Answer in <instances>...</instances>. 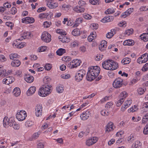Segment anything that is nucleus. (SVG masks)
Masks as SVG:
<instances>
[{
  "mask_svg": "<svg viewBox=\"0 0 148 148\" xmlns=\"http://www.w3.org/2000/svg\"><path fill=\"white\" fill-rule=\"evenodd\" d=\"M49 86L45 85H43L42 87L40 88L38 91V95L42 97H45L48 95L50 93L51 86L49 85Z\"/></svg>",
  "mask_w": 148,
  "mask_h": 148,
  "instance_id": "f257e3e1",
  "label": "nucleus"
},
{
  "mask_svg": "<svg viewBox=\"0 0 148 148\" xmlns=\"http://www.w3.org/2000/svg\"><path fill=\"white\" fill-rule=\"evenodd\" d=\"M15 122L13 118H10L8 119V117L5 116L3 120V125L6 128L8 125L10 126H13Z\"/></svg>",
  "mask_w": 148,
  "mask_h": 148,
  "instance_id": "f03ea898",
  "label": "nucleus"
},
{
  "mask_svg": "<svg viewBox=\"0 0 148 148\" xmlns=\"http://www.w3.org/2000/svg\"><path fill=\"white\" fill-rule=\"evenodd\" d=\"M86 74V71L83 69H81L78 71L76 74L75 77V79L77 82H79L82 80Z\"/></svg>",
  "mask_w": 148,
  "mask_h": 148,
  "instance_id": "7ed1b4c3",
  "label": "nucleus"
},
{
  "mask_svg": "<svg viewBox=\"0 0 148 148\" xmlns=\"http://www.w3.org/2000/svg\"><path fill=\"white\" fill-rule=\"evenodd\" d=\"M27 116L26 112L24 110H21L18 112L16 115V118L19 121H22L25 119Z\"/></svg>",
  "mask_w": 148,
  "mask_h": 148,
  "instance_id": "20e7f679",
  "label": "nucleus"
},
{
  "mask_svg": "<svg viewBox=\"0 0 148 148\" xmlns=\"http://www.w3.org/2000/svg\"><path fill=\"white\" fill-rule=\"evenodd\" d=\"M42 40L45 42H49L51 40V36L47 32H44L41 36Z\"/></svg>",
  "mask_w": 148,
  "mask_h": 148,
  "instance_id": "39448f33",
  "label": "nucleus"
},
{
  "mask_svg": "<svg viewBox=\"0 0 148 148\" xmlns=\"http://www.w3.org/2000/svg\"><path fill=\"white\" fill-rule=\"evenodd\" d=\"M123 79L118 77L116 78L113 83V86L116 88H120L123 84Z\"/></svg>",
  "mask_w": 148,
  "mask_h": 148,
  "instance_id": "423d86ee",
  "label": "nucleus"
},
{
  "mask_svg": "<svg viewBox=\"0 0 148 148\" xmlns=\"http://www.w3.org/2000/svg\"><path fill=\"white\" fill-rule=\"evenodd\" d=\"M91 73L95 75L97 77V76L100 73V68L99 67L96 66H91L88 68Z\"/></svg>",
  "mask_w": 148,
  "mask_h": 148,
  "instance_id": "0eeeda50",
  "label": "nucleus"
},
{
  "mask_svg": "<svg viewBox=\"0 0 148 148\" xmlns=\"http://www.w3.org/2000/svg\"><path fill=\"white\" fill-rule=\"evenodd\" d=\"M120 95L122 98L117 102L116 105L117 107L120 106L123 103L125 99L127 96V94L125 91H124L121 93Z\"/></svg>",
  "mask_w": 148,
  "mask_h": 148,
  "instance_id": "6e6552de",
  "label": "nucleus"
},
{
  "mask_svg": "<svg viewBox=\"0 0 148 148\" xmlns=\"http://www.w3.org/2000/svg\"><path fill=\"white\" fill-rule=\"evenodd\" d=\"M148 60V53H145L137 59V62L139 64L145 63Z\"/></svg>",
  "mask_w": 148,
  "mask_h": 148,
  "instance_id": "1a4fd4ad",
  "label": "nucleus"
},
{
  "mask_svg": "<svg viewBox=\"0 0 148 148\" xmlns=\"http://www.w3.org/2000/svg\"><path fill=\"white\" fill-rule=\"evenodd\" d=\"M42 105L37 104L36 106L35 113L36 116L38 117L42 116Z\"/></svg>",
  "mask_w": 148,
  "mask_h": 148,
  "instance_id": "9d476101",
  "label": "nucleus"
},
{
  "mask_svg": "<svg viewBox=\"0 0 148 148\" xmlns=\"http://www.w3.org/2000/svg\"><path fill=\"white\" fill-rule=\"evenodd\" d=\"M113 60H108L102 62V67L105 69L110 70L111 63V62Z\"/></svg>",
  "mask_w": 148,
  "mask_h": 148,
  "instance_id": "9b49d317",
  "label": "nucleus"
},
{
  "mask_svg": "<svg viewBox=\"0 0 148 148\" xmlns=\"http://www.w3.org/2000/svg\"><path fill=\"white\" fill-rule=\"evenodd\" d=\"M81 63L82 62L80 60L78 59L74 60L72 61V66H71V68H75L77 67L78 66H79L80 65ZM68 65L69 66L70 65H71V62H70V63L68 64Z\"/></svg>",
  "mask_w": 148,
  "mask_h": 148,
  "instance_id": "f8f14e48",
  "label": "nucleus"
},
{
  "mask_svg": "<svg viewBox=\"0 0 148 148\" xmlns=\"http://www.w3.org/2000/svg\"><path fill=\"white\" fill-rule=\"evenodd\" d=\"M14 80V77L12 76L6 77L3 80V83L5 84L8 85L12 83Z\"/></svg>",
  "mask_w": 148,
  "mask_h": 148,
  "instance_id": "ddd939ff",
  "label": "nucleus"
},
{
  "mask_svg": "<svg viewBox=\"0 0 148 148\" xmlns=\"http://www.w3.org/2000/svg\"><path fill=\"white\" fill-rule=\"evenodd\" d=\"M97 138L93 137L86 140V144L88 146H90L95 143L97 141Z\"/></svg>",
  "mask_w": 148,
  "mask_h": 148,
  "instance_id": "4468645a",
  "label": "nucleus"
},
{
  "mask_svg": "<svg viewBox=\"0 0 148 148\" xmlns=\"http://www.w3.org/2000/svg\"><path fill=\"white\" fill-rule=\"evenodd\" d=\"M97 76L91 73V72L88 70L87 73L86 77V79L88 81H92Z\"/></svg>",
  "mask_w": 148,
  "mask_h": 148,
  "instance_id": "2eb2a0df",
  "label": "nucleus"
},
{
  "mask_svg": "<svg viewBox=\"0 0 148 148\" xmlns=\"http://www.w3.org/2000/svg\"><path fill=\"white\" fill-rule=\"evenodd\" d=\"M22 22L25 23H33L35 21L34 19L32 17H27L22 18Z\"/></svg>",
  "mask_w": 148,
  "mask_h": 148,
  "instance_id": "dca6fc26",
  "label": "nucleus"
},
{
  "mask_svg": "<svg viewBox=\"0 0 148 148\" xmlns=\"http://www.w3.org/2000/svg\"><path fill=\"white\" fill-rule=\"evenodd\" d=\"M58 39L60 41H61L63 43L68 42L69 40V38L67 37L64 35L59 36L58 37Z\"/></svg>",
  "mask_w": 148,
  "mask_h": 148,
  "instance_id": "f3484780",
  "label": "nucleus"
},
{
  "mask_svg": "<svg viewBox=\"0 0 148 148\" xmlns=\"http://www.w3.org/2000/svg\"><path fill=\"white\" fill-rule=\"evenodd\" d=\"M113 17L112 16H107L104 17L102 19L101 21L103 23L108 22L112 21Z\"/></svg>",
  "mask_w": 148,
  "mask_h": 148,
  "instance_id": "a211bd4d",
  "label": "nucleus"
},
{
  "mask_svg": "<svg viewBox=\"0 0 148 148\" xmlns=\"http://www.w3.org/2000/svg\"><path fill=\"white\" fill-rule=\"evenodd\" d=\"M90 112L89 110H87L81 115L80 117L82 120H84L88 119L90 115Z\"/></svg>",
  "mask_w": 148,
  "mask_h": 148,
  "instance_id": "6ab92c4d",
  "label": "nucleus"
},
{
  "mask_svg": "<svg viewBox=\"0 0 148 148\" xmlns=\"http://www.w3.org/2000/svg\"><path fill=\"white\" fill-rule=\"evenodd\" d=\"M113 123L112 122H109L106 126V132L108 133L110 131H112L113 130Z\"/></svg>",
  "mask_w": 148,
  "mask_h": 148,
  "instance_id": "aec40b11",
  "label": "nucleus"
},
{
  "mask_svg": "<svg viewBox=\"0 0 148 148\" xmlns=\"http://www.w3.org/2000/svg\"><path fill=\"white\" fill-rule=\"evenodd\" d=\"M107 43V42L105 40L101 41L99 47V50L101 51H103L106 48Z\"/></svg>",
  "mask_w": 148,
  "mask_h": 148,
  "instance_id": "412c9836",
  "label": "nucleus"
},
{
  "mask_svg": "<svg viewBox=\"0 0 148 148\" xmlns=\"http://www.w3.org/2000/svg\"><path fill=\"white\" fill-rule=\"evenodd\" d=\"M24 78L25 81L29 83L32 82L34 80V77L32 76H30L29 75H25Z\"/></svg>",
  "mask_w": 148,
  "mask_h": 148,
  "instance_id": "4be33fe9",
  "label": "nucleus"
},
{
  "mask_svg": "<svg viewBox=\"0 0 148 148\" xmlns=\"http://www.w3.org/2000/svg\"><path fill=\"white\" fill-rule=\"evenodd\" d=\"M36 90V88L34 86L31 87L28 90L27 94L28 96L31 95L34 93Z\"/></svg>",
  "mask_w": 148,
  "mask_h": 148,
  "instance_id": "5701e85b",
  "label": "nucleus"
},
{
  "mask_svg": "<svg viewBox=\"0 0 148 148\" xmlns=\"http://www.w3.org/2000/svg\"><path fill=\"white\" fill-rule=\"evenodd\" d=\"M21 62L18 60H14L11 63V65L14 67L19 66L21 64Z\"/></svg>",
  "mask_w": 148,
  "mask_h": 148,
  "instance_id": "b1692460",
  "label": "nucleus"
},
{
  "mask_svg": "<svg viewBox=\"0 0 148 148\" xmlns=\"http://www.w3.org/2000/svg\"><path fill=\"white\" fill-rule=\"evenodd\" d=\"M47 5L49 8L51 9L55 8L58 6L57 3H54L53 1L47 3Z\"/></svg>",
  "mask_w": 148,
  "mask_h": 148,
  "instance_id": "393cba45",
  "label": "nucleus"
},
{
  "mask_svg": "<svg viewBox=\"0 0 148 148\" xmlns=\"http://www.w3.org/2000/svg\"><path fill=\"white\" fill-rule=\"evenodd\" d=\"M111 65L110 70L112 71L118 68V63L116 62H115L114 60H113L112 62H111Z\"/></svg>",
  "mask_w": 148,
  "mask_h": 148,
  "instance_id": "a878e982",
  "label": "nucleus"
},
{
  "mask_svg": "<svg viewBox=\"0 0 148 148\" xmlns=\"http://www.w3.org/2000/svg\"><path fill=\"white\" fill-rule=\"evenodd\" d=\"M84 8L82 7L77 5L74 8V10L77 13H82L84 12Z\"/></svg>",
  "mask_w": 148,
  "mask_h": 148,
  "instance_id": "bb28decb",
  "label": "nucleus"
},
{
  "mask_svg": "<svg viewBox=\"0 0 148 148\" xmlns=\"http://www.w3.org/2000/svg\"><path fill=\"white\" fill-rule=\"evenodd\" d=\"M116 31L115 29H112L110 32H108L106 35V37L107 38H111L113 36L116 34Z\"/></svg>",
  "mask_w": 148,
  "mask_h": 148,
  "instance_id": "cd10ccee",
  "label": "nucleus"
},
{
  "mask_svg": "<svg viewBox=\"0 0 148 148\" xmlns=\"http://www.w3.org/2000/svg\"><path fill=\"white\" fill-rule=\"evenodd\" d=\"M13 93L15 96L17 97L21 94L20 89L18 87H16L14 89Z\"/></svg>",
  "mask_w": 148,
  "mask_h": 148,
  "instance_id": "c85d7f7f",
  "label": "nucleus"
},
{
  "mask_svg": "<svg viewBox=\"0 0 148 148\" xmlns=\"http://www.w3.org/2000/svg\"><path fill=\"white\" fill-rule=\"evenodd\" d=\"M142 144L139 141H136L134 143L132 146V148H141Z\"/></svg>",
  "mask_w": 148,
  "mask_h": 148,
  "instance_id": "c756f323",
  "label": "nucleus"
},
{
  "mask_svg": "<svg viewBox=\"0 0 148 148\" xmlns=\"http://www.w3.org/2000/svg\"><path fill=\"white\" fill-rule=\"evenodd\" d=\"M141 40H143L144 42H147L148 41V32L147 33H143L140 36Z\"/></svg>",
  "mask_w": 148,
  "mask_h": 148,
  "instance_id": "7c9ffc66",
  "label": "nucleus"
},
{
  "mask_svg": "<svg viewBox=\"0 0 148 148\" xmlns=\"http://www.w3.org/2000/svg\"><path fill=\"white\" fill-rule=\"evenodd\" d=\"M31 33L29 32H24L23 35V39H29L31 38Z\"/></svg>",
  "mask_w": 148,
  "mask_h": 148,
  "instance_id": "2f4dec72",
  "label": "nucleus"
},
{
  "mask_svg": "<svg viewBox=\"0 0 148 148\" xmlns=\"http://www.w3.org/2000/svg\"><path fill=\"white\" fill-rule=\"evenodd\" d=\"M65 53L66 50L65 49L62 48H60L56 52L57 54L59 56L62 55Z\"/></svg>",
  "mask_w": 148,
  "mask_h": 148,
  "instance_id": "473e14b6",
  "label": "nucleus"
},
{
  "mask_svg": "<svg viewBox=\"0 0 148 148\" xmlns=\"http://www.w3.org/2000/svg\"><path fill=\"white\" fill-rule=\"evenodd\" d=\"M72 34L74 36H78L80 35V31L79 29L76 28L74 29L72 32Z\"/></svg>",
  "mask_w": 148,
  "mask_h": 148,
  "instance_id": "72a5a7b5",
  "label": "nucleus"
},
{
  "mask_svg": "<svg viewBox=\"0 0 148 148\" xmlns=\"http://www.w3.org/2000/svg\"><path fill=\"white\" fill-rule=\"evenodd\" d=\"M131 61V59L128 58H125L123 59L121 61V63L123 64H129Z\"/></svg>",
  "mask_w": 148,
  "mask_h": 148,
  "instance_id": "f704fd0d",
  "label": "nucleus"
},
{
  "mask_svg": "<svg viewBox=\"0 0 148 148\" xmlns=\"http://www.w3.org/2000/svg\"><path fill=\"white\" fill-rule=\"evenodd\" d=\"M82 21V18H77L75 21V23L74 25L75 27H77L79 24L81 23Z\"/></svg>",
  "mask_w": 148,
  "mask_h": 148,
  "instance_id": "c9c22d12",
  "label": "nucleus"
},
{
  "mask_svg": "<svg viewBox=\"0 0 148 148\" xmlns=\"http://www.w3.org/2000/svg\"><path fill=\"white\" fill-rule=\"evenodd\" d=\"M89 2L93 5H98L101 3L99 0H89Z\"/></svg>",
  "mask_w": 148,
  "mask_h": 148,
  "instance_id": "e433bc0d",
  "label": "nucleus"
},
{
  "mask_svg": "<svg viewBox=\"0 0 148 148\" xmlns=\"http://www.w3.org/2000/svg\"><path fill=\"white\" fill-rule=\"evenodd\" d=\"M51 81V79L50 78H46L45 77L44 79L43 82L45 83L44 85H47V86H49V83Z\"/></svg>",
  "mask_w": 148,
  "mask_h": 148,
  "instance_id": "4c0bfd02",
  "label": "nucleus"
},
{
  "mask_svg": "<svg viewBox=\"0 0 148 148\" xmlns=\"http://www.w3.org/2000/svg\"><path fill=\"white\" fill-rule=\"evenodd\" d=\"M147 121H148V113L143 116L142 121V123H145Z\"/></svg>",
  "mask_w": 148,
  "mask_h": 148,
  "instance_id": "58836bf2",
  "label": "nucleus"
},
{
  "mask_svg": "<svg viewBox=\"0 0 148 148\" xmlns=\"http://www.w3.org/2000/svg\"><path fill=\"white\" fill-rule=\"evenodd\" d=\"M145 90V88L143 89L142 88H140L138 89L137 92L139 95H141L144 93Z\"/></svg>",
  "mask_w": 148,
  "mask_h": 148,
  "instance_id": "ea45409f",
  "label": "nucleus"
},
{
  "mask_svg": "<svg viewBox=\"0 0 148 148\" xmlns=\"http://www.w3.org/2000/svg\"><path fill=\"white\" fill-rule=\"evenodd\" d=\"M132 101L131 100H127L125 102L124 106L129 107L132 103Z\"/></svg>",
  "mask_w": 148,
  "mask_h": 148,
  "instance_id": "a19ab883",
  "label": "nucleus"
},
{
  "mask_svg": "<svg viewBox=\"0 0 148 148\" xmlns=\"http://www.w3.org/2000/svg\"><path fill=\"white\" fill-rule=\"evenodd\" d=\"M19 55L17 54L13 53L11 54L10 55V58L11 60H14V58H17L19 57Z\"/></svg>",
  "mask_w": 148,
  "mask_h": 148,
  "instance_id": "79ce46f5",
  "label": "nucleus"
},
{
  "mask_svg": "<svg viewBox=\"0 0 148 148\" xmlns=\"http://www.w3.org/2000/svg\"><path fill=\"white\" fill-rule=\"evenodd\" d=\"M105 12L106 14H110L114 12V11L113 8H111L107 9V11Z\"/></svg>",
  "mask_w": 148,
  "mask_h": 148,
  "instance_id": "37998d69",
  "label": "nucleus"
},
{
  "mask_svg": "<svg viewBox=\"0 0 148 148\" xmlns=\"http://www.w3.org/2000/svg\"><path fill=\"white\" fill-rule=\"evenodd\" d=\"M49 16V15L48 13H41L39 14V17L40 18L42 19L45 18H47Z\"/></svg>",
  "mask_w": 148,
  "mask_h": 148,
  "instance_id": "c03bdc74",
  "label": "nucleus"
},
{
  "mask_svg": "<svg viewBox=\"0 0 148 148\" xmlns=\"http://www.w3.org/2000/svg\"><path fill=\"white\" fill-rule=\"evenodd\" d=\"M56 91L58 93H62L63 91V89L61 86H58L56 88Z\"/></svg>",
  "mask_w": 148,
  "mask_h": 148,
  "instance_id": "a18cd8bd",
  "label": "nucleus"
},
{
  "mask_svg": "<svg viewBox=\"0 0 148 148\" xmlns=\"http://www.w3.org/2000/svg\"><path fill=\"white\" fill-rule=\"evenodd\" d=\"M47 47L46 46H42L39 47L38 49V51L39 52H42L44 51L46 49Z\"/></svg>",
  "mask_w": 148,
  "mask_h": 148,
  "instance_id": "49530a36",
  "label": "nucleus"
},
{
  "mask_svg": "<svg viewBox=\"0 0 148 148\" xmlns=\"http://www.w3.org/2000/svg\"><path fill=\"white\" fill-rule=\"evenodd\" d=\"M26 45V44L25 42H21V43L19 44L16 47L17 48H18L21 49L22 48H23L24 46H25Z\"/></svg>",
  "mask_w": 148,
  "mask_h": 148,
  "instance_id": "de8ad7c7",
  "label": "nucleus"
},
{
  "mask_svg": "<svg viewBox=\"0 0 148 148\" xmlns=\"http://www.w3.org/2000/svg\"><path fill=\"white\" fill-rule=\"evenodd\" d=\"M133 30L132 29H128L125 31V34L128 36L130 35L133 33Z\"/></svg>",
  "mask_w": 148,
  "mask_h": 148,
  "instance_id": "09e8293b",
  "label": "nucleus"
},
{
  "mask_svg": "<svg viewBox=\"0 0 148 148\" xmlns=\"http://www.w3.org/2000/svg\"><path fill=\"white\" fill-rule=\"evenodd\" d=\"M51 67V65L49 64H46L44 66L45 69L47 71L50 70Z\"/></svg>",
  "mask_w": 148,
  "mask_h": 148,
  "instance_id": "8fccbe9b",
  "label": "nucleus"
},
{
  "mask_svg": "<svg viewBox=\"0 0 148 148\" xmlns=\"http://www.w3.org/2000/svg\"><path fill=\"white\" fill-rule=\"evenodd\" d=\"M143 132L145 134H148V123L144 127Z\"/></svg>",
  "mask_w": 148,
  "mask_h": 148,
  "instance_id": "3c124183",
  "label": "nucleus"
},
{
  "mask_svg": "<svg viewBox=\"0 0 148 148\" xmlns=\"http://www.w3.org/2000/svg\"><path fill=\"white\" fill-rule=\"evenodd\" d=\"M68 19L64 18V20L63 21L62 23L64 24H65L66 23V22H67V25L69 26H71L72 25V23L71 22L69 23V21H68Z\"/></svg>",
  "mask_w": 148,
  "mask_h": 148,
  "instance_id": "603ef678",
  "label": "nucleus"
},
{
  "mask_svg": "<svg viewBox=\"0 0 148 148\" xmlns=\"http://www.w3.org/2000/svg\"><path fill=\"white\" fill-rule=\"evenodd\" d=\"M103 56V55H100V54L98 55L97 54L95 58V59L97 61H99L100 60H101Z\"/></svg>",
  "mask_w": 148,
  "mask_h": 148,
  "instance_id": "864d4df0",
  "label": "nucleus"
},
{
  "mask_svg": "<svg viewBox=\"0 0 148 148\" xmlns=\"http://www.w3.org/2000/svg\"><path fill=\"white\" fill-rule=\"evenodd\" d=\"M148 69V63H146L142 69V70L143 71H146Z\"/></svg>",
  "mask_w": 148,
  "mask_h": 148,
  "instance_id": "5fc2aeb1",
  "label": "nucleus"
},
{
  "mask_svg": "<svg viewBox=\"0 0 148 148\" xmlns=\"http://www.w3.org/2000/svg\"><path fill=\"white\" fill-rule=\"evenodd\" d=\"M17 12L16 8L14 7H12L11 9V14H14Z\"/></svg>",
  "mask_w": 148,
  "mask_h": 148,
  "instance_id": "6e6d98bb",
  "label": "nucleus"
},
{
  "mask_svg": "<svg viewBox=\"0 0 148 148\" xmlns=\"http://www.w3.org/2000/svg\"><path fill=\"white\" fill-rule=\"evenodd\" d=\"M113 105V103L112 102H108L106 105V108L108 109L111 107Z\"/></svg>",
  "mask_w": 148,
  "mask_h": 148,
  "instance_id": "4d7b16f0",
  "label": "nucleus"
},
{
  "mask_svg": "<svg viewBox=\"0 0 148 148\" xmlns=\"http://www.w3.org/2000/svg\"><path fill=\"white\" fill-rule=\"evenodd\" d=\"M101 114L102 115L106 116L108 115L109 114V113L108 111L106 112L105 110H103L101 112Z\"/></svg>",
  "mask_w": 148,
  "mask_h": 148,
  "instance_id": "13d9d810",
  "label": "nucleus"
},
{
  "mask_svg": "<svg viewBox=\"0 0 148 148\" xmlns=\"http://www.w3.org/2000/svg\"><path fill=\"white\" fill-rule=\"evenodd\" d=\"M3 5L5 8H10L11 6L10 4L8 2L4 3Z\"/></svg>",
  "mask_w": 148,
  "mask_h": 148,
  "instance_id": "bf43d9fd",
  "label": "nucleus"
},
{
  "mask_svg": "<svg viewBox=\"0 0 148 148\" xmlns=\"http://www.w3.org/2000/svg\"><path fill=\"white\" fill-rule=\"evenodd\" d=\"M123 45H128V46H132L134 45V44L133 43H128V41L127 40L123 42Z\"/></svg>",
  "mask_w": 148,
  "mask_h": 148,
  "instance_id": "052dcab7",
  "label": "nucleus"
},
{
  "mask_svg": "<svg viewBox=\"0 0 148 148\" xmlns=\"http://www.w3.org/2000/svg\"><path fill=\"white\" fill-rule=\"evenodd\" d=\"M56 32L60 34H62V35H66L65 34V32L62 31V30L60 29H57L56 30Z\"/></svg>",
  "mask_w": 148,
  "mask_h": 148,
  "instance_id": "680f3d73",
  "label": "nucleus"
},
{
  "mask_svg": "<svg viewBox=\"0 0 148 148\" xmlns=\"http://www.w3.org/2000/svg\"><path fill=\"white\" fill-rule=\"evenodd\" d=\"M33 125V122L31 121H27L25 123V125L28 127L31 126Z\"/></svg>",
  "mask_w": 148,
  "mask_h": 148,
  "instance_id": "e2e57ef3",
  "label": "nucleus"
},
{
  "mask_svg": "<svg viewBox=\"0 0 148 148\" xmlns=\"http://www.w3.org/2000/svg\"><path fill=\"white\" fill-rule=\"evenodd\" d=\"M5 24L7 26L10 27L11 28V29H12L14 25L13 23L11 22H7Z\"/></svg>",
  "mask_w": 148,
  "mask_h": 148,
  "instance_id": "0e129e2a",
  "label": "nucleus"
},
{
  "mask_svg": "<svg viewBox=\"0 0 148 148\" xmlns=\"http://www.w3.org/2000/svg\"><path fill=\"white\" fill-rule=\"evenodd\" d=\"M50 23H49V22L46 21L43 23V25L44 27L47 28L49 27Z\"/></svg>",
  "mask_w": 148,
  "mask_h": 148,
  "instance_id": "69168bd1",
  "label": "nucleus"
},
{
  "mask_svg": "<svg viewBox=\"0 0 148 148\" xmlns=\"http://www.w3.org/2000/svg\"><path fill=\"white\" fill-rule=\"evenodd\" d=\"M83 17L86 19H90L91 18V16L88 14H85L84 15Z\"/></svg>",
  "mask_w": 148,
  "mask_h": 148,
  "instance_id": "338daca9",
  "label": "nucleus"
},
{
  "mask_svg": "<svg viewBox=\"0 0 148 148\" xmlns=\"http://www.w3.org/2000/svg\"><path fill=\"white\" fill-rule=\"evenodd\" d=\"M13 128L15 130H18L20 127L19 125L16 122L14 124Z\"/></svg>",
  "mask_w": 148,
  "mask_h": 148,
  "instance_id": "774afa93",
  "label": "nucleus"
}]
</instances>
